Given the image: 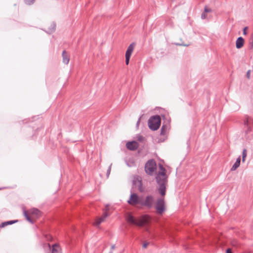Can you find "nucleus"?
I'll list each match as a JSON object with an SVG mask.
<instances>
[{
	"label": "nucleus",
	"mask_w": 253,
	"mask_h": 253,
	"mask_svg": "<svg viewBox=\"0 0 253 253\" xmlns=\"http://www.w3.org/2000/svg\"><path fill=\"white\" fill-rule=\"evenodd\" d=\"M154 202V198L151 195H148L145 198L141 197V206L150 208L152 207Z\"/></svg>",
	"instance_id": "obj_6"
},
{
	"label": "nucleus",
	"mask_w": 253,
	"mask_h": 253,
	"mask_svg": "<svg viewBox=\"0 0 253 253\" xmlns=\"http://www.w3.org/2000/svg\"><path fill=\"white\" fill-rule=\"evenodd\" d=\"M247 77L248 79L250 78V71H248L247 73Z\"/></svg>",
	"instance_id": "obj_23"
},
{
	"label": "nucleus",
	"mask_w": 253,
	"mask_h": 253,
	"mask_svg": "<svg viewBox=\"0 0 253 253\" xmlns=\"http://www.w3.org/2000/svg\"><path fill=\"white\" fill-rule=\"evenodd\" d=\"M184 46H188V44H183Z\"/></svg>",
	"instance_id": "obj_29"
},
{
	"label": "nucleus",
	"mask_w": 253,
	"mask_h": 253,
	"mask_svg": "<svg viewBox=\"0 0 253 253\" xmlns=\"http://www.w3.org/2000/svg\"><path fill=\"white\" fill-rule=\"evenodd\" d=\"M248 30V27H246L244 28L243 29V34L246 35H247V31Z\"/></svg>",
	"instance_id": "obj_19"
},
{
	"label": "nucleus",
	"mask_w": 253,
	"mask_h": 253,
	"mask_svg": "<svg viewBox=\"0 0 253 253\" xmlns=\"http://www.w3.org/2000/svg\"><path fill=\"white\" fill-rule=\"evenodd\" d=\"M24 215L28 221L33 223L41 216L40 211L37 209H32L28 211H25Z\"/></svg>",
	"instance_id": "obj_3"
},
{
	"label": "nucleus",
	"mask_w": 253,
	"mask_h": 253,
	"mask_svg": "<svg viewBox=\"0 0 253 253\" xmlns=\"http://www.w3.org/2000/svg\"><path fill=\"white\" fill-rule=\"evenodd\" d=\"M137 140H138L140 141H142L144 140V138L141 136H139L137 137Z\"/></svg>",
	"instance_id": "obj_21"
},
{
	"label": "nucleus",
	"mask_w": 253,
	"mask_h": 253,
	"mask_svg": "<svg viewBox=\"0 0 253 253\" xmlns=\"http://www.w3.org/2000/svg\"><path fill=\"white\" fill-rule=\"evenodd\" d=\"M126 219L127 222L135 224L139 226H147L150 224L151 221V217L148 215H143L137 219L130 213H127L126 216Z\"/></svg>",
	"instance_id": "obj_2"
},
{
	"label": "nucleus",
	"mask_w": 253,
	"mask_h": 253,
	"mask_svg": "<svg viewBox=\"0 0 253 253\" xmlns=\"http://www.w3.org/2000/svg\"><path fill=\"white\" fill-rule=\"evenodd\" d=\"M108 210L109 208L107 207H106V211L103 214L101 217L96 218L95 221L93 223L94 226L98 227L102 222L105 221V218L109 215L107 213V211Z\"/></svg>",
	"instance_id": "obj_10"
},
{
	"label": "nucleus",
	"mask_w": 253,
	"mask_h": 253,
	"mask_svg": "<svg viewBox=\"0 0 253 253\" xmlns=\"http://www.w3.org/2000/svg\"><path fill=\"white\" fill-rule=\"evenodd\" d=\"M168 176L169 174H167L166 169L162 165H159V169L156 176V180L159 185V193L162 197L157 200L156 204V209L157 213L160 214H162L166 210L164 196L166 195Z\"/></svg>",
	"instance_id": "obj_1"
},
{
	"label": "nucleus",
	"mask_w": 253,
	"mask_h": 253,
	"mask_svg": "<svg viewBox=\"0 0 253 253\" xmlns=\"http://www.w3.org/2000/svg\"><path fill=\"white\" fill-rule=\"evenodd\" d=\"M202 18L203 19H205V18H206V14H203L202 15Z\"/></svg>",
	"instance_id": "obj_26"
},
{
	"label": "nucleus",
	"mask_w": 253,
	"mask_h": 253,
	"mask_svg": "<svg viewBox=\"0 0 253 253\" xmlns=\"http://www.w3.org/2000/svg\"><path fill=\"white\" fill-rule=\"evenodd\" d=\"M138 146V143L135 141L128 142L126 144L127 148L130 150H135L137 149Z\"/></svg>",
	"instance_id": "obj_11"
},
{
	"label": "nucleus",
	"mask_w": 253,
	"mask_h": 253,
	"mask_svg": "<svg viewBox=\"0 0 253 253\" xmlns=\"http://www.w3.org/2000/svg\"><path fill=\"white\" fill-rule=\"evenodd\" d=\"M141 197H139L136 194L133 193L130 196L129 199L127 202L132 206L139 204L141 205Z\"/></svg>",
	"instance_id": "obj_7"
},
{
	"label": "nucleus",
	"mask_w": 253,
	"mask_h": 253,
	"mask_svg": "<svg viewBox=\"0 0 253 253\" xmlns=\"http://www.w3.org/2000/svg\"><path fill=\"white\" fill-rule=\"evenodd\" d=\"M252 41L250 42V47L251 48H253V34L252 35Z\"/></svg>",
	"instance_id": "obj_20"
},
{
	"label": "nucleus",
	"mask_w": 253,
	"mask_h": 253,
	"mask_svg": "<svg viewBox=\"0 0 253 253\" xmlns=\"http://www.w3.org/2000/svg\"><path fill=\"white\" fill-rule=\"evenodd\" d=\"M52 253H61V249L58 245L55 244L52 246Z\"/></svg>",
	"instance_id": "obj_14"
},
{
	"label": "nucleus",
	"mask_w": 253,
	"mask_h": 253,
	"mask_svg": "<svg viewBox=\"0 0 253 253\" xmlns=\"http://www.w3.org/2000/svg\"><path fill=\"white\" fill-rule=\"evenodd\" d=\"M226 253H232L231 250L230 249H228L226 250Z\"/></svg>",
	"instance_id": "obj_25"
},
{
	"label": "nucleus",
	"mask_w": 253,
	"mask_h": 253,
	"mask_svg": "<svg viewBox=\"0 0 253 253\" xmlns=\"http://www.w3.org/2000/svg\"><path fill=\"white\" fill-rule=\"evenodd\" d=\"M163 130H164V127H163L162 128V133H163Z\"/></svg>",
	"instance_id": "obj_28"
},
{
	"label": "nucleus",
	"mask_w": 253,
	"mask_h": 253,
	"mask_svg": "<svg viewBox=\"0 0 253 253\" xmlns=\"http://www.w3.org/2000/svg\"><path fill=\"white\" fill-rule=\"evenodd\" d=\"M63 62L65 64H68L70 61V56L65 51L62 52Z\"/></svg>",
	"instance_id": "obj_13"
},
{
	"label": "nucleus",
	"mask_w": 253,
	"mask_h": 253,
	"mask_svg": "<svg viewBox=\"0 0 253 253\" xmlns=\"http://www.w3.org/2000/svg\"><path fill=\"white\" fill-rule=\"evenodd\" d=\"M35 0H25V2L28 4H31L34 2Z\"/></svg>",
	"instance_id": "obj_18"
},
{
	"label": "nucleus",
	"mask_w": 253,
	"mask_h": 253,
	"mask_svg": "<svg viewBox=\"0 0 253 253\" xmlns=\"http://www.w3.org/2000/svg\"><path fill=\"white\" fill-rule=\"evenodd\" d=\"M114 248H115V246L114 245L112 246V249H114Z\"/></svg>",
	"instance_id": "obj_27"
},
{
	"label": "nucleus",
	"mask_w": 253,
	"mask_h": 253,
	"mask_svg": "<svg viewBox=\"0 0 253 253\" xmlns=\"http://www.w3.org/2000/svg\"><path fill=\"white\" fill-rule=\"evenodd\" d=\"M134 186L137 188L140 192H143L145 190V187L143 186L141 178L139 176L134 177L133 180Z\"/></svg>",
	"instance_id": "obj_8"
},
{
	"label": "nucleus",
	"mask_w": 253,
	"mask_h": 253,
	"mask_svg": "<svg viewBox=\"0 0 253 253\" xmlns=\"http://www.w3.org/2000/svg\"><path fill=\"white\" fill-rule=\"evenodd\" d=\"M17 221L16 220H11L9 221H6L4 222H2L0 224V228H3L5 226L12 224L14 223H15Z\"/></svg>",
	"instance_id": "obj_16"
},
{
	"label": "nucleus",
	"mask_w": 253,
	"mask_h": 253,
	"mask_svg": "<svg viewBox=\"0 0 253 253\" xmlns=\"http://www.w3.org/2000/svg\"><path fill=\"white\" fill-rule=\"evenodd\" d=\"M148 245H149V243H148V242L144 243L143 244V248H146L147 247V246H148Z\"/></svg>",
	"instance_id": "obj_22"
},
{
	"label": "nucleus",
	"mask_w": 253,
	"mask_h": 253,
	"mask_svg": "<svg viewBox=\"0 0 253 253\" xmlns=\"http://www.w3.org/2000/svg\"><path fill=\"white\" fill-rule=\"evenodd\" d=\"M161 120L159 116H155L150 118L148 121V126L149 128L153 130L158 129L161 125Z\"/></svg>",
	"instance_id": "obj_4"
},
{
	"label": "nucleus",
	"mask_w": 253,
	"mask_h": 253,
	"mask_svg": "<svg viewBox=\"0 0 253 253\" xmlns=\"http://www.w3.org/2000/svg\"><path fill=\"white\" fill-rule=\"evenodd\" d=\"M240 162H241V159H240V157H239L236 162L235 163V164L233 165V166H232V168H231V170H236L239 166H240Z\"/></svg>",
	"instance_id": "obj_15"
},
{
	"label": "nucleus",
	"mask_w": 253,
	"mask_h": 253,
	"mask_svg": "<svg viewBox=\"0 0 253 253\" xmlns=\"http://www.w3.org/2000/svg\"><path fill=\"white\" fill-rule=\"evenodd\" d=\"M205 11L206 12H210L211 10V9H208V8L205 7Z\"/></svg>",
	"instance_id": "obj_24"
},
{
	"label": "nucleus",
	"mask_w": 253,
	"mask_h": 253,
	"mask_svg": "<svg viewBox=\"0 0 253 253\" xmlns=\"http://www.w3.org/2000/svg\"><path fill=\"white\" fill-rule=\"evenodd\" d=\"M156 169V164L154 160L148 161L145 166L146 172L150 175H152Z\"/></svg>",
	"instance_id": "obj_5"
},
{
	"label": "nucleus",
	"mask_w": 253,
	"mask_h": 253,
	"mask_svg": "<svg viewBox=\"0 0 253 253\" xmlns=\"http://www.w3.org/2000/svg\"><path fill=\"white\" fill-rule=\"evenodd\" d=\"M134 47L135 44L134 43H132L128 46V47L127 48L125 55L126 63V65H128L129 64V59L132 54V53L133 51Z\"/></svg>",
	"instance_id": "obj_9"
},
{
	"label": "nucleus",
	"mask_w": 253,
	"mask_h": 253,
	"mask_svg": "<svg viewBox=\"0 0 253 253\" xmlns=\"http://www.w3.org/2000/svg\"><path fill=\"white\" fill-rule=\"evenodd\" d=\"M244 44V40L242 37H239L236 42V47L238 49L242 47Z\"/></svg>",
	"instance_id": "obj_12"
},
{
	"label": "nucleus",
	"mask_w": 253,
	"mask_h": 253,
	"mask_svg": "<svg viewBox=\"0 0 253 253\" xmlns=\"http://www.w3.org/2000/svg\"><path fill=\"white\" fill-rule=\"evenodd\" d=\"M247 152L246 149H244L242 153V161L244 162L247 157Z\"/></svg>",
	"instance_id": "obj_17"
}]
</instances>
